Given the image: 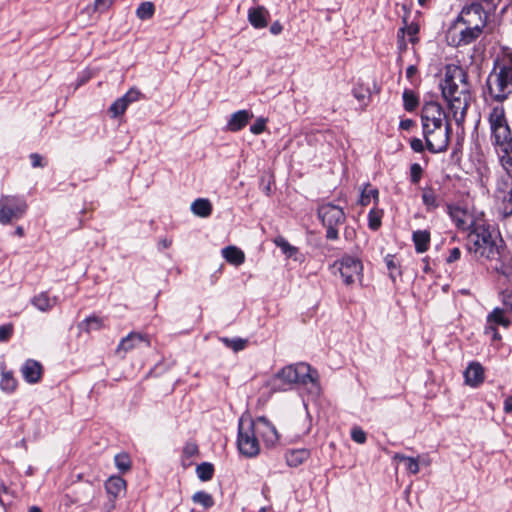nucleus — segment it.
Listing matches in <instances>:
<instances>
[{
    "instance_id": "1",
    "label": "nucleus",
    "mask_w": 512,
    "mask_h": 512,
    "mask_svg": "<svg viewBox=\"0 0 512 512\" xmlns=\"http://www.w3.org/2000/svg\"><path fill=\"white\" fill-rule=\"evenodd\" d=\"M441 90L455 122L458 125L462 124L471 102L470 87L465 71L457 65H447L441 83Z\"/></svg>"
},
{
    "instance_id": "2",
    "label": "nucleus",
    "mask_w": 512,
    "mask_h": 512,
    "mask_svg": "<svg viewBox=\"0 0 512 512\" xmlns=\"http://www.w3.org/2000/svg\"><path fill=\"white\" fill-rule=\"evenodd\" d=\"M272 384L276 390H286L293 384H300L313 397H318L321 394L318 373L306 363L288 365L282 368L273 377Z\"/></svg>"
},
{
    "instance_id": "3",
    "label": "nucleus",
    "mask_w": 512,
    "mask_h": 512,
    "mask_svg": "<svg viewBox=\"0 0 512 512\" xmlns=\"http://www.w3.org/2000/svg\"><path fill=\"white\" fill-rule=\"evenodd\" d=\"M491 140L499 155L502 167L512 177V133L502 106L493 108L489 115Z\"/></svg>"
},
{
    "instance_id": "4",
    "label": "nucleus",
    "mask_w": 512,
    "mask_h": 512,
    "mask_svg": "<svg viewBox=\"0 0 512 512\" xmlns=\"http://www.w3.org/2000/svg\"><path fill=\"white\" fill-rule=\"evenodd\" d=\"M489 94L503 101L512 92V51L504 50L487 79Z\"/></svg>"
},
{
    "instance_id": "5",
    "label": "nucleus",
    "mask_w": 512,
    "mask_h": 512,
    "mask_svg": "<svg viewBox=\"0 0 512 512\" xmlns=\"http://www.w3.org/2000/svg\"><path fill=\"white\" fill-rule=\"evenodd\" d=\"M468 250L477 259H493L498 248L490 231V226L479 216L468 235Z\"/></svg>"
},
{
    "instance_id": "6",
    "label": "nucleus",
    "mask_w": 512,
    "mask_h": 512,
    "mask_svg": "<svg viewBox=\"0 0 512 512\" xmlns=\"http://www.w3.org/2000/svg\"><path fill=\"white\" fill-rule=\"evenodd\" d=\"M318 214L322 223L327 227V239L336 240L338 238L337 226L341 225L345 220L343 209L328 203L319 208Z\"/></svg>"
},
{
    "instance_id": "7",
    "label": "nucleus",
    "mask_w": 512,
    "mask_h": 512,
    "mask_svg": "<svg viewBox=\"0 0 512 512\" xmlns=\"http://www.w3.org/2000/svg\"><path fill=\"white\" fill-rule=\"evenodd\" d=\"M237 446L239 452L248 458L257 456L260 452L258 437L253 430H249L247 421L239 419Z\"/></svg>"
},
{
    "instance_id": "8",
    "label": "nucleus",
    "mask_w": 512,
    "mask_h": 512,
    "mask_svg": "<svg viewBox=\"0 0 512 512\" xmlns=\"http://www.w3.org/2000/svg\"><path fill=\"white\" fill-rule=\"evenodd\" d=\"M27 210L24 199L16 196H2L0 198V223L9 224L21 218Z\"/></svg>"
},
{
    "instance_id": "9",
    "label": "nucleus",
    "mask_w": 512,
    "mask_h": 512,
    "mask_svg": "<svg viewBox=\"0 0 512 512\" xmlns=\"http://www.w3.org/2000/svg\"><path fill=\"white\" fill-rule=\"evenodd\" d=\"M479 36L471 27L456 19L447 30L446 40L449 45L458 47L472 43Z\"/></svg>"
},
{
    "instance_id": "10",
    "label": "nucleus",
    "mask_w": 512,
    "mask_h": 512,
    "mask_svg": "<svg viewBox=\"0 0 512 512\" xmlns=\"http://www.w3.org/2000/svg\"><path fill=\"white\" fill-rule=\"evenodd\" d=\"M428 150L432 153L443 152L447 149L450 138V124L436 128L423 129Z\"/></svg>"
},
{
    "instance_id": "11",
    "label": "nucleus",
    "mask_w": 512,
    "mask_h": 512,
    "mask_svg": "<svg viewBox=\"0 0 512 512\" xmlns=\"http://www.w3.org/2000/svg\"><path fill=\"white\" fill-rule=\"evenodd\" d=\"M340 275L345 285H352L356 282L361 281L363 265L362 262L352 256H344L339 261L335 262Z\"/></svg>"
},
{
    "instance_id": "12",
    "label": "nucleus",
    "mask_w": 512,
    "mask_h": 512,
    "mask_svg": "<svg viewBox=\"0 0 512 512\" xmlns=\"http://www.w3.org/2000/svg\"><path fill=\"white\" fill-rule=\"evenodd\" d=\"M457 20L481 34L486 26L487 13L480 4L472 3L462 9Z\"/></svg>"
},
{
    "instance_id": "13",
    "label": "nucleus",
    "mask_w": 512,
    "mask_h": 512,
    "mask_svg": "<svg viewBox=\"0 0 512 512\" xmlns=\"http://www.w3.org/2000/svg\"><path fill=\"white\" fill-rule=\"evenodd\" d=\"M240 420L247 421L249 430H253L257 437L262 438L266 445H274L278 442L279 434L268 418H240Z\"/></svg>"
},
{
    "instance_id": "14",
    "label": "nucleus",
    "mask_w": 512,
    "mask_h": 512,
    "mask_svg": "<svg viewBox=\"0 0 512 512\" xmlns=\"http://www.w3.org/2000/svg\"><path fill=\"white\" fill-rule=\"evenodd\" d=\"M422 128H436L446 126L449 123L442 107L436 102H428L422 108L421 113Z\"/></svg>"
},
{
    "instance_id": "15",
    "label": "nucleus",
    "mask_w": 512,
    "mask_h": 512,
    "mask_svg": "<svg viewBox=\"0 0 512 512\" xmlns=\"http://www.w3.org/2000/svg\"><path fill=\"white\" fill-rule=\"evenodd\" d=\"M495 199L499 204L502 214L507 217L512 215V181H499L495 191Z\"/></svg>"
},
{
    "instance_id": "16",
    "label": "nucleus",
    "mask_w": 512,
    "mask_h": 512,
    "mask_svg": "<svg viewBox=\"0 0 512 512\" xmlns=\"http://www.w3.org/2000/svg\"><path fill=\"white\" fill-rule=\"evenodd\" d=\"M448 213L455 225L462 230H471L475 220L478 218H474L466 209L459 206H449Z\"/></svg>"
},
{
    "instance_id": "17",
    "label": "nucleus",
    "mask_w": 512,
    "mask_h": 512,
    "mask_svg": "<svg viewBox=\"0 0 512 512\" xmlns=\"http://www.w3.org/2000/svg\"><path fill=\"white\" fill-rule=\"evenodd\" d=\"M140 98V92L137 89H130L125 95L115 100L110 108L109 113L113 118H116L126 111L128 106L136 102Z\"/></svg>"
},
{
    "instance_id": "18",
    "label": "nucleus",
    "mask_w": 512,
    "mask_h": 512,
    "mask_svg": "<svg viewBox=\"0 0 512 512\" xmlns=\"http://www.w3.org/2000/svg\"><path fill=\"white\" fill-rule=\"evenodd\" d=\"M30 303L36 310L48 313L58 305V297L51 296L47 291H42L35 294L30 299Z\"/></svg>"
},
{
    "instance_id": "19",
    "label": "nucleus",
    "mask_w": 512,
    "mask_h": 512,
    "mask_svg": "<svg viewBox=\"0 0 512 512\" xmlns=\"http://www.w3.org/2000/svg\"><path fill=\"white\" fill-rule=\"evenodd\" d=\"M485 378L484 367L476 361L468 364L464 371L465 384L470 387H478Z\"/></svg>"
},
{
    "instance_id": "20",
    "label": "nucleus",
    "mask_w": 512,
    "mask_h": 512,
    "mask_svg": "<svg viewBox=\"0 0 512 512\" xmlns=\"http://www.w3.org/2000/svg\"><path fill=\"white\" fill-rule=\"evenodd\" d=\"M253 118V114L248 110H239L230 115L226 124V130L230 132H238L242 130Z\"/></svg>"
},
{
    "instance_id": "21",
    "label": "nucleus",
    "mask_w": 512,
    "mask_h": 512,
    "mask_svg": "<svg viewBox=\"0 0 512 512\" xmlns=\"http://www.w3.org/2000/svg\"><path fill=\"white\" fill-rule=\"evenodd\" d=\"M149 346V341L146 340L141 334L130 333L128 336L123 338L117 347V353H127L128 351L141 346Z\"/></svg>"
},
{
    "instance_id": "22",
    "label": "nucleus",
    "mask_w": 512,
    "mask_h": 512,
    "mask_svg": "<svg viewBox=\"0 0 512 512\" xmlns=\"http://www.w3.org/2000/svg\"><path fill=\"white\" fill-rule=\"evenodd\" d=\"M21 372L28 383H37L42 376V366L39 362L29 359L22 366Z\"/></svg>"
},
{
    "instance_id": "23",
    "label": "nucleus",
    "mask_w": 512,
    "mask_h": 512,
    "mask_svg": "<svg viewBox=\"0 0 512 512\" xmlns=\"http://www.w3.org/2000/svg\"><path fill=\"white\" fill-rule=\"evenodd\" d=\"M269 12L263 6L251 8L248 11V21L256 29L265 28L268 25Z\"/></svg>"
},
{
    "instance_id": "24",
    "label": "nucleus",
    "mask_w": 512,
    "mask_h": 512,
    "mask_svg": "<svg viewBox=\"0 0 512 512\" xmlns=\"http://www.w3.org/2000/svg\"><path fill=\"white\" fill-rule=\"evenodd\" d=\"M310 457V450L301 448V449H291L285 452V461L289 467L296 468L307 461Z\"/></svg>"
},
{
    "instance_id": "25",
    "label": "nucleus",
    "mask_w": 512,
    "mask_h": 512,
    "mask_svg": "<svg viewBox=\"0 0 512 512\" xmlns=\"http://www.w3.org/2000/svg\"><path fill=\"white\" fill-rule=\"evenodd\" d=\"M222 256L223 258L230 264L234 266H240L245 261V254L244 252L234 246L230 245L222 249Z\"/></svg>"
},
{
    "instance_id": "26",
    "label": "nucleus",
    "mask_w": 512,
    "mask_h": 512,
    "mask_svg": "<svg viewBox=\"0 0 512 512\" xmlns=\"http://www.w3.org/2000/svg\"><path fill=\"white\" fill-rule=\"evenodd\" d=\"M412 240L417 253H424L429 249L431 235L428 230H417L413 232Z\"/></svg>"
},
{
    "instance_id": "27",
    "label": "nucleus",
    "mask_w": 512,
    "mask_h": 512,
    "mask_svg": "<svg viewBox=\"0 0 512 512\" xmlns=\"http://www.w3.org/2000/svg\"><path fill=\"white\" fill-rule=\"evenodd\" d=\"M126 488L125 480L120 476H111L105 482V490L113 498H117Z\"/></svg>"
},
{
    "instance_id": "28",
    "label": "nucleus",
    "mask_w": 512,
    "mask_h": 512,
    "mask_svg": "<svg viewBox=\"0 0 512 512\" xmlns=\"http://www.w3.org/2000/svg\"><path fill=\"white\" fill-rule=\"evenodd\" d=\"M374 201V204L377 205L379 201V191L377 188H374L371 184H365L361 189L359 204L361 206H368L371 201Z\"/></svg>"
},
{
    "instance_id": "29",
    "label": "nucleus",
    "mask_w": 512,
    "mask_h": 512,
    "mask_svg": "<svg viewBox=\"0 0 512 512\" xmlns=\"http://www.w3.org/2000/svg\"><path fill=\"white\" fill-rule=\"evenodd\" d=\"M191 211L196 216L206 218L212 213V204L206 198H198L191 204Z\"/></svg>"
},
{
    "instance_id": "30",
    "label": "nucleus",
    "mask_w": 512,
    "mask_h": 512,
    "mask_svg": "<svg viewBox=\"0 0 512 512\" xmlns=\"http://www.w3.org/2000/svg\"><path fill=\"white\" fill-rule=\"evenodd\" d=\"M504 308H495L488 316L487 323L492 325H500L507 328L510 325V320L506 316Z\"/></svg>"
},
{
    "instance_id": "31",
    "label": "nucleus",
    "mask_w": 512,
    "mask_h": 512,
    "mask_svg": "<svg viewBox=\"0 0 512 512\" xmlns=\"http://www.w3.org/2000/svg\"><path fill=\"white\" fill-rule=\"evenodd\" d=\"M422 201L428 211L435 210L439 206L437 194L431 187L422 189Z\"/></svg>"
},
{
    "instance_id": "32",
    "label": "nucleus",
    "mask_w": 512,
    "mask_h": 512,
    "mask_svg": "<svg viewBox=\"0 0 512 512\" xmlns=\"http://www.w3.org/2000/svg\"><path fill=\"white\" fill-rule=\"evenodd\" d=\"M17 387V380L9 371L2 370L0 379V389L6 393L13 392Z\"/></svg>"
},
{
    "instance_id": "33",
    "label": "nucleus",
    "mask_w": 512,
    "mask_h": 512,
    "mask_svg": "<svg viewBox=\"0 0 512 512\" xmlns=\"http://www.w3.org/2000/svg\"><path fill=\"white\" fill-rule=\"evenodd\" d=\"M394 460H398L400 462L405 463L406 470L411 474H417L419 473V462L417 458L414 457H408L400 453H396L394 455Z\"/></svg>"
},
{
    "instance_id": "34",
    "label": "nucleus",
    "mask_w": 512,
    "mask_h": 512,
    "mask_svg": "<svg viewBox=\"0 0 512 512\" xmlns=\"http://www.w3.org/2000/svg\"><path fill=\"white\" fill-rule=\"evenodd\" d=\"M418 32H419V27L415 23H411V24L407 25L406 28L401 29L399 32V35H398V37L400 38V40H399L400 48H405V43H403V41H402L405 34H407L409 36V40L411 43H416L418 40L416 37Z\"/></svg>"
},
{
    "instance_id": "35",
    "label": "nucleus",
    "mask_w": 512,
    "mask_h": 512,
    "mask_svg": "<svg viewBox=\"0 0 512 512\" xmlns=\"http://www.w3.org/2000/svg\"><path fill=\"white\" fill-rule=\"evenodd\" d=\"M197 477L201 481H209L213 478L214 475V466L209 462H202L196 467Z\"/></svg>"
},
{
    "instance_id": "36",
    "label": "nucleus",
    "mask_w": 512,
    "mask_h": 512,
    "mask_svg": "<svg viewBox=\"0 0 512 512\" xmlns=\"http://www.w3.org/2000/svg\"><path fill=\"white\" fill-rule=\"evenodd\" d=\"M194 503L202 505L205 509H209L214 506L215 501L211 494L206 491H198L192 496Z\"/></svg>"
},
{
    "instance_id": "37",
    "label": "nucleus",
    "mask_w": 512,
    "mask_h": 512,
    "mask_svg": "<svg viewBox=\"0 0 512 512\" xmlns=\"http://www.w3.org/2000/svg\"><path fill=\"white\" fill-rule=\"evenodd\" d=\"M114 463L121 473H126L131 469L132 462L128 453L122 452L116 454L114 457Z\"/></svg>"
},
{
    "instance_id": "38",
    "label": "nucleus",
    "mask_w": 512,
    "mask_h": 512,
    "mask_svg": "<svg viewBox=\"0 0 512 512\" xmlns=\"http://www.w3.org/2000/svg\"><path fill=\"white\" fill-rule=\"evenodd\" d=\"M155 13V6L152 2H142L136 9V16L140 20H148L153 17Z\"/></svg>"
},
{
    "instance_id": "39",
    "label": "nucleus",
    "mask_w": 512,
    "mask_h": 512,
    "mask_svg": "<svg viewBox=\"0 0 512 512\" xmlns=\"http://www.w3.org/2000/svg\"><path fill=\"white\" fill-rule=\"evenodd\" d=\"M80 327L87 333L97 331L103 327V320L97 316H90L80 324Z\"/></svg>"
},
{
    "instance_id": "40",
    "label": "nucleus",
    "mask_w": 512,
    "mask_h": 512,
    "mask_svg": "<svg viewBox=\"0 0 512 512\" xmlns=\"http://www.w3.org/2000/svg\"><path fill=\"white\" fill-rule=\"evenodd\" d=\"M274 243L279 247L287 257H293L296 255L298 249L289 244V242L282 236H278L274 239Z\"/></svg>"
},
{
    "instance_id": "41",
    "label": "nucleus",
    "mask_w": 512,
    "mask_h": 512,
    "mask_svg": "<svg viewBox=\"0 0 512 512\" xmlns=\"http://www.w3.org/2000/svg\"><path fill=\"white\" fill-rule=\"evenodd\" d=\"M383 216V211L373 208L370 210L368 214V224L372 230H377L381 226V219Z\"/></svg>"
},
{
    "instance_id": "42",
    "label": "nucleus",
    "mask_w": 512,
    "mask_h": 512,
    "mask_svg": "<svg viewBox=\"0 0 512 512\" xmlns=\"http://www.w3.org/2000/svg\"><path fill=\"white\" fill-rule=\"evenodd\" d=\"M404 107L407 111H412L418 105V100L415 95L410 91H405L403 94Z\"/></svg>"
},
{
    "instance_id": "43",
    "label": "nucleus",
    "mask_w": 512,
    "mask_h": 512,
    "mask_svg": "<svg viewBox=\"0 0 512 512\" xmlns=\"http://www.w3.org/2000/svg\"><path fill=\"white\" fill-rule=\"evenodd\" d=\"M267 119L264 117H259L256 121L250 126V132L254 135H259L266 130Z\"/></svg>"
},
{
    "instance_id": "44",
    "label": "nucleus",
    "mask_w": 512,
    "mask_h": 512,
    "mask_svg": "<svg viewBox=\"0 0 512 512\" xmlns=\"http://www.w3.org/2000/svg\"><path fill=\"white\" fill-rule=\"evenodd\" d=\"M351 439L358 443V444H364L367 440V436L365 431L362 430L359 426H354L351 429Z\"/></svg>"
},
{
    "instance_id": "45",
    "label": "nucleus",
    "mask_w": 512,
    "mask_h": 512,
    "mask_svg": "<svg viewBox=\"0 0 512 512\" xmlns=\"http://www.w3.org/2000/svg\"><path fill=\"white\" fill-rule=\"evenodd\" d=\"M198 453V445L194 442H187L183 447V455L187 458L194 457L195 455H198Z\"/></svg>"
},
{
    "instance_id": "46",
    "label": "nucleus",
    "mask_w": 512,
    "mask_h": 512,
    "mask_svg": "<svg viewBox=\"0 0 512 512\" xmlns=\"http://www.w3.org/2000/svg\"><path fill=\"white\" fill-rule=\"evenodd\" d=\"M13 332V325L12 324H6L0 326V342L7 341Z\"/></svg>"
},
{
    "instance_id": "47",
    "label": "nucleus",
    "mask_w": 512,
    "mask_h": 512,
    "mask_svg": "<svg viewBox=\"0 0 512 512\" xmlns=\"http://www.w3.org/2000/svg\"><path fill=\"white\" fill-rule=\"evenodd\" d=\"M224 342L227 344V346L231 347L234 351L242 350L245 347L246 341L243 339H224Z\"/></svg>"
},
{
    "instance_id": "48",
    "label": "nucleus",
    "mask_w": 512,
    "mask_h": 512,
    "mask_svg": "<svg viewBox=\"0 0 512 512\" xmlns=\"http://www.w3.org/2000/svg\"><path fill=\"white\" fill-rule=\"evenodd\" d=\"M422 175V168L419 164L415 163L411 166L410 176L413 183H418Z\"/></svg>"
},
{
    "instance_id": "49",
    "label": "nucleus",
    "mask_w": 512,
    "mask_h": 512,
    "mask_svg": "<svg viewBox=\"0 0 512 512\" xmlns=\"http://www.w3.org/2000/svg\"><path fill=\"white\" fill-rule=\"evenodd\" d=\"M113 0H95L94 1V10L99 12H104L112 5Z\"/></svg>"
},
{
    "instance_id": "50",
    "label": "nucleus",
    "mask_w": 512,
    "mask_h": 512,
    "mask_svg": "<svg viewBox=\"0 0 512 512\" xmlns=\"http://www.w3.org/2000/svg\"><path fill=\"white\" fill-rule=\"evenodd\" d=\"M411 148L415 152H422L424 150V144L421 139L414 138L410 142Z\"/></svg>"
},
{
    "instance_id": "51",
    "label": "nucleus",
    "mask_w": 512,
    "mask_h": 512,
    "mask_svg": "<svg viewBox=\"0 0 512 512\" xmlns=\"http://www.w3.org/2000/svg\"><path fill=\"white\" fill-rule=\"evenodd\" d=\"M485 333L488 334V335H491L494 340H499L501 338L500 334L497 331V329L492 324H488L486 326Z\"/></svg>"
},
{
    "instance_id": "52",
    "label": "nucleus",
    "mask_w": 512,
    "mask_h": 512,
    "mask_svg": "<svg viewBox=\"0 0 512 512\" xmlns=\"http://www.w3.org/2000/svg\"><path fill=\"white\" fill-rule=\"evenodd\" d=\"M461 256V251L459 248H453L450 253H449V256L447 258V262L448 263H452V262H455L457 261Z\"/></svg>"
},
{
    "instance_id": "53",
    "label": "nucleus",
    "mask_w": 512,
    "mask_h": 512,
    "mask_svg": "<svg viewBox=\"0 0 512 512\" xmlns=\"http://www.w3.org/2000/svg\"><path fill=\"white\" fill-rule=\"evenodd\" d=\"M30 159L32 161L33 167H41V166H43V164H42V157L40 155L32 154L30 156Z\"/></svg>"
},
{
    "instance_id": "54",
    "label": "nucleus",
    "mask_w": 512,
    "mask_h": 512,
    "mask_svg": "<svg viewBox=\"0 0 512 512\" xmlns=\"http://www.w3.org/2000/svg\"><path fill=\"white\" fill-rule=\"evenodd\" d=\"M414 125L411 119H404L400 122V128L403 130H409Z\"/></svg>"
},
{
    "instance_id": "55",
    "label": "nucleus",
    "mask_w": 512,
    "mask_h": 512,
    "mask_svg": "<svg viewBox=\"0 0 512 512\" xmlns=\"http://www.w3.org/2000/svg\"><path fill=\"white\" fill-rule=\"evenodd\" d=\"M505 413H512V396L507 397L504 401Z\"/></svg>"
},
{
    "instance_id": "56",
    "label": "nucleus",
    "mask_w": 512,
    "mask_h": 512,
    "mask_svg": "<svg viewBox=\"0 0 512 512\" xmlns=\"http://www.w3.org/2000/svg\"><path fill=\"white\" fill-rule=\"evenodd\" d=\"M270 31L272 34L277 35L282 31V26L280 25V23L275 22L271 25Z\"/></svg>"
},
{
    "instance_id": "57",
    "label": "nucleus",
    "mask_w": 512,
    "mask_h": 512,
    "mask_svg": "<svg viewBox=\"0 0 512 512\" xmlns=\"http://www.w3.org/2000/svg\"><path fill=\"white\" fill-rule=\"evenodd\" d=\"M417 72V68L414 66V65H410L407 69H406V76L408 79H412V77L416 74Z\"/></svg>"
},
{
    "instance_id": "58",
    "label": "nucleus",
    "mask_w": 512,
    "mask_h": 512,
    "mask_svg": "<svg viewBox=\"0 0 512 512\" xmlns=\"http://www.w3.org/2000/svg\"><path fill=\"white\" fill-rule=\"evenodd\" d=\"M354 95L355 97L362 103H366L365 100H366V95L363 94V93H358L357 91L354 92Z\"/></svg>"
},
{
    "instance_id": "59",
    "label": "nucleus",
    "mask_w": 512,
    "mask_h": 512,
    "mask_svg": "<svg viewBox=\"0 0 512 512\" xmlns=\"http://www.w3.org/2000/svg\"><path fill=\"white\" fill-rule=\"evenodd\" d=\"M15 234L19 237H22L24 235V230L21 226H18L15 230Z\"/></svg>"
},
{
    "instance_id": "60",
    "label": "nucleus",
    "mask_w": 512,
    "mask_h": 512,
    "mask_svg": "<svg viewBox=\"0 0 512 512\" xmlns=\"http://www.w3.org/2000/svg\"><path fill=\"white\" fill-rule=\"evenodd\" d=\"M386 263H387V266H388V268H389L390 270H392V269H394V268H395V264H394V262H393V260H392V259H387V260H386Z\"/></svg>"
},
{
    "instance_id": "61",
    "label": "nucleus",
    "mask_w": 512,
    "mask_h": 512,
    "mask_svg": "<svg viewBox=\"0 0 512 512\" xmlns=\"http://www.w3.org/2000/svg\"><path fill=\"white\" fill-rule=\"evenodd\" d=\"M28 512H42L41 509L37 506H32Z\"/></svg>"
},
{
    "instance_id": "62",
    "label": "nucleus",
    "mask_w": 512,
    "mask_h": 512,
    "mask_svg": "<svg viewBox=\"0 0 512 512\" xmlns=\"http://www.w3.org/2000/svg\"><path fill=\"white\" fill-rule=\"evenodd\" d=\"M427 2H428V0H418V3H419L421 6H424Z\"/></svg>"
},
{
    "instance_id": "63",
    "label": "nucleus",
    "mask_w": 512,
    "mask_h": 512,
    "mask_svg": "<svg viewBox=\"0 0 512 512\" xmlns=\"http://www.w3.org/2000/svg\"><path fill=\"white\" fill-rule=\"evenodd\" d=\"M304 406H305V409H306V413H307L308 415H310V414L312 413V411H310V410L308 409V406H307V404H306V403H304Z\"/></svg>"
},
{
    "instance_id": "64",
    "label": "nucleus",
    "mask_w": 512,
    "mask_h": 512,
    "mask_svg": "<svg viewBox=\"0 0 512 512\" xmlns=\"http://www.w3.org/2000/svg\"><path fill=\"white\" fill-rule=\"evenodd\" d=\"M266 509L265 508H261L260 512H265Z\"/></svg>"
}]
</instances>
